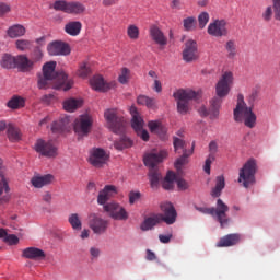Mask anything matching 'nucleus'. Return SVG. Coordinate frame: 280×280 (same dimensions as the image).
Wrapping results in <instances>:
<instances>
[{"label":"nucleus","instance_id":"052dcab7","mask_svg":"<svg viewBox=\"0 0 280 280\" xmlns=\"http://www.w3.org/2000/svg\"><path fill=\"white\" fill-rule=\"evenodd\" d=\"M276 21H280V0H272Z\"/></svg>","mask_w":280,"mask_h":280},{"label":"nucleus","instance_id":"0eeeda50","mask_svg":"<svg viewBox=\"0 0 280 280\" xmlns=\"http://www.w3.org/2000/svg\"><path fill=\"white\" fill-rule=\"evenodd\" d=\"M105 120L107 122V127L115 135H119L124 132V128L126 126V120L124 116L119 115V112L115 108L106 109L104 113Z\"/></svg>","mask_w":280,"mask_h":280},{"label":"nucleus","instance_id":"b1692460","mask_svg":"<svg viewBox=\"0 0 280 280\" xmlns=\"http://www.w3.org/2000/svg\"><path fill=\"white\" fill-rule=\"evenodd\" d=\"M22 257L25 259H33L34 261H38L40 259H45V252L38 247H27L23 249Z\"/></svg>","mask_w":280,"mask_h":280},{"label":"nucleus","instance_id":"5fc2aeb1","mask_svg":"<svg viewBox=\"0 0 280 280\" xmlns=\"http://www.w3.org/2000/svg\"><path fill=\"white\" fill-rule=\"evenodd\" d=\"M141 200V192L131 190L129 192V205H135V202H139Z\"/></svg>","mask_w":280,"mask_h":280},{"label":"nucleus","instance_id":"72a5a7b5","mask_svg":"<svg viewBox=\"0 0 280 280\" xmlns=\"http://www.w3.org/2000/svg\"><path fill=\"white\" fill-rule=\"evenodd\" d=\"M82 106V102L75 98H68L63 102V109L67 113H73Z\"/></svg>","mask_w":280,"mask_h":280},{"label":"nucleus","instance_id":"8fccbe9b","mask_svg":"<svg viewBox=\"0 0 280 280\" xmlns=\"http://www.w3.org/2000/svg\"><path fill=\"white\" fill-rule=\"evenodd\" d=\"M16 45V49H19L20 51H27V49L32 48V42H30L28 39H18L15 42Z\"/></svg>","mask_w":280,"mask_h":280},{"label":"nucleus","instance_id":"6ab92c4d","mask_svg":"<svg viewBox=\"0 0 280 280\" xmlns=\"http://www.w3.org/2000/svg\"><path fill=\"white\" fill-rule=\"evenodd\" d=\"M117 194V188L113 185H106L102 190H100L97 196V205H101L103 208L108 205L110 197Z\"/></svg>","mask_w":280,"mask_h":280},{"label":"nucleus","instance_id":"9d476101","mask_svg":"<svg viewBox=\"0 0 280 280\" xmlns=\"http://www.w3.org/2000/svg\"><path fill=\"white\" fill-rule=\"evenodd\" d=\"M131 114V128L137 132L138 137L142 139V141H150V133L148 130L143 129V118L139 116V112H137V107L130 108Z\"/></svg>","mask_w":280,"mask_h":280},{"label":"nucleus","instance_id":"c03bdc74","mask_svg":"<svg viewBox=\"0 0 280 280\" xmlns=\"http://www.w3.org/2000/svg\"><path fill=\"white\" fill-rule=\"evenodd\" d=\"M79 78H89L91 75V65L88 61H83L79 65V69L77 71Z\"/></svg>","mask_w":280,"mask_h":280},{"label":"nucleus","instance_id":"a19ab883","mask_svg":"<svg viewBox=\"0 0 280 280\" xmlns=\"http://www.w3.org/2000/svg\"><path fill=\"white\" fill-rule=\"evenodd\" d=\"M86 8L80 2H68V13L67 14H82Z\"/></svg>","mask_w":280,"mask_h":280},{"label":"nucleus","instance_id":"ddd939ff","mask_svg":"<svg viewBox=\"0 0 280 280\" xmlns=\"http://www.w3.org/2000/svg\"><path fill=\"white\" fill-rule=\"evenodd\" d=\"M108 159L110 156L106 151L102 148H94L90 151V158H89V163L90 165H93V167H104L106 163L108 162Z\"/></svg>","mask_w":280,"mask_h":280},{"label":"nucleus","instance_id":"dca6fc26","mask_svg":"<svg viewBox=\"0 0 280 280\" xmlns=\"http://www.w3.org/2000/svg\"><path fill=\"white\" fill-rule=\"evenodd\" d=\"M160 207L163 213L161 214L162 222H165V224L168 225L174 224L176 222V218H178V212H176L174 205H172V202H164Z\"/></svg>","mask_w":280,"mask_h":280},{"label":"nucleus","instance_id":"a18cd8bd","mask_svg":"<svg viewBox=\"0 0 280 280\" xmlns=\"http://www.w3.org/2000/svg\"><path fill=\"white\" fill-rule=\"evenodd\" d=\"M67 124H69V118H63L59 121H56L51 126L52 132H65L67 130Z\"/></svg>","mask_w":280,"mask_h":280},{"label":"nucleus","instance_id":"1a4fd4ad","mask_svg":"<svg viewBox=\"0 0 280 280\" xmlns=\"http://www.w3.org/2000/svg\"><path fill=\"white\" fill-rule=\"evenodd\" d=\"M231 84H233V72L226 71L221 75L215 85L217 97L219 100L229 95L231 92Z\"/></svg>","mask_w":280,"mask_h":280},{"label":"nucleus","instance_id":"5701e85b","mask_svg":"<svg viewBox=\"0 0 280 280\" xmlns=\"http://www.w3.org/2000/svg\"><path fill=\"white\" fill-rule=\"evenodd\" d=\"M242 240L240 234H228L219 240L217 243V248H229L231 246H236V244Z\"/></svg>","mask_w":280,"mask_h":280},{"label":"nucleus","instance_id":"aec40b11","mask_svg":"<svg viewBox=\"0 0 280 280\" xmlns=\"http://www.w3.org/2000/svg\"><path fill=\"white\" fill-rule=\"evenodd\" d=\"M149 35L155 45H160V47H165L167 45V37L163 34V31L159 28L156 25H151L149 30Z\"/></svg>","mask_w":280,"mask_h":280},{"label":"nucleus","instance_id":"864d4df0","mask_svg":"<svg viewBox=\"0 0 280 280\" xmlns=\"http://www.w3.org/2000/svg\"><path fill=\"white\" fill-rule=\"evenodd\" d=\"M209 13L208 12H201L198 16V23H199V28L205 30L207 27V23H209Z\"/></svg>","mask_w":280,"mask_h":280},{"label":"nucleus","instance_id":"680f3d73","mask_svg":"<svg viewBox=\"0 0 280 280\" xmlns=\"http://www.w3.org/2000/svg\"><path fill=\"white\" fill-rule=\"evenodd\" d=\"M43 59V50L40 47H36L33 51V63L38 62V60Z\"/></svg>","mask_w":280,"mask_h":280},{"label":"nucleus","instance_id":"9b49d317","mask_svg":"<svg viewBox=\"0 0 280 280\" xmlns=\"http://www.w3.org/2000/svg\"><path fill=\"white\" fill-rule=\"evenodd\" d=\"M93 128V118L89 114L79 116L74 121V132L79 137H86Z\"/></svg>","mask_w":280,"mask_h":280},{"label":"nucleus","instance_id":"f704fd0d","mask_svg":"<svg viewBox=\"0 0 280 280\" xmlns=\"http://www.w3.org/2000/svg\"><path fill=\"white\" fill-rule=\"evenodd\" d=\"M68 222L72 226L73 231H82V218L78 213H71L68 217Z\"/></svg>","mask_w":280,"mask_h":280},{"label":"nucleus","instance_id":"c9c22d12","mask_svg":"<svg viewBox=\"0 0 280 280\" xmlns=\"http://www.w3.org/2000/svg\"><path fill=\"white\" fill-rule=\"evenodd\" d=\"M174 183H176V173L168 171V173L166 174L162 183V187L163 189H166V190L174 189Z\"/></svg>","mask_w":280,"mask_h":280},{"label":"nucleus","instance_id":"20e7f679","mask_svg":"<svg viewBox=\"0 0 280 280\" xmlns=\"http://www.w3.org/2000/svg\"><path fill=\"white\" fill-rule=\"evenodd\" d=\"M234 121H244L246 128H255L257 126V115L253 113V107L246 105L242 94L237 96V104L234 108Z\"/></svg>","mask_w":280,"mask_h":280},{"label":"nucleus","instance_id":"6e6d98bb","mask_svg":"<svg viewBox=\"0 0 280 280\" xmlns=\"http://www.w3.org/2000/svg\"><path fill=\"white\" fill-rule=\"evenodd\" d=\"M10 12H12L10 3L0 2V16H5V14H10Z\"/></svg>","mask_w":280,"mask_h":280},{"label":"nucleus","instance_id":"69168bd1","mask_svg":"<svg viewBox=\"0 0 280 280\" xmlns=\"http://www.w3.org/2000/svg\"><path fill=\"white\" fill-rule=\"evenodd\" d=\"M172 237H173L172 234H168V235L160 234L159 235V240H160L161 244H170V242H172Z\"/></svg>","mask_w":280,"mask_h":280},{"label":"nucleus","instance_id":"58836bf2","mask_svg":"<svg viewBox=\"0 0 280 280\" xmlns=\"http://www.w3.org/2000/svg\"><path fill=\"white\" fill-rule=\"evenodd\" d=\"M114 148L118 151L126 150L127 148H132V140L130 138L122 136L118 141L114 142Z\"/></svg>","mask_w":280,"mask_h":280},{"label":"nucleus","instance_id":"423d86ee","mask_svg":"<svg viewBox=\"0 0 280 280\" xmlns=\"http://www.w3.org/2000/svg\"><path fill=\"white\" fill-rule=\"evenodd\" d=\"M255 174H257V162L254 159L248 160L238 173V183L248 189L255 183Z\"/></svg>","mask_w":280,"mask_h":280},{"label":"nucleus","instance_id":"e433bc0d","mask_svg":"<svg viewBox=\"0 0 280 280\" xmlns=\"http://www.w3.org/2000/svg\"><path fill=\"white\" fill-rule=\"evenodd\" d=\"M0 65L3 69H14L16 67V57L5 54L2 56Z\"/></svg>","mask_w":280,"mask_h":280},{"label":"nucleus","instance_id":"79ce46f5","mask_svg":"<svg viewBox=\"0 0 280 280\" xmlns=\"http://www.w3.org/2000/svg\"><path fill=\"white\" fill-rule=\"evenodd\" d=\"M7 135L10 141H21V130L13 125L8 126Z\"/></svg>","mask_w":280,"mask_h":280},{"label":"nucleus","instance_id":"f257e3e1","mask_svg":"<svg viewBox=\"0 0 280 280\" xmlns=\"http://www.w3.org/2000/svg\"><path fill=\"white\" fill-rule=\"evenodd\" d=\"M56 61H48L43 66V73L38 75V89H56L57 91H69L73 89V79L65 72H56Z\"/></svg>","mask_w":280,"mask_h":280},{"label":"nucleus","instance_id":"c756f323","mask_svg":"<svg viewBox=\"0 0 280 280\" xmlns=\"http://www.w3.org/2000/svg\"><path fill=\"white\" fill-rule=\"evenodd\" d=\"M210 104V119H218V117H220V106H222V100H220L219 97H213Z\"/></svg>","mask_w":280,"mask_h":280},{"label":"nucleus","instance_id":"7ed1b4c3","mask_svg":"<svg viewBox=\"0 0 280 280\" xmlns=\"http://www.w3.org/2000/svg\"><path fill=\"white\" fill-rule=\"evenodd\" d=\"M196 211H199V213H202L203 215H212L213 219L219 222L221 229H226L229 226V223L231 222V218H229V206L224 203L222 199L217 200V206L207 208V207H200L195 206Z\"/></svg>","mask_w":280,"mask_h":280},{"label":"nucleus","instance_id":"4d7b16f0","mask_svg":"<svg viewBox=\"0 0 280 280\" xmlns=\"http://www.w3.org/2000/svg\"><path fill=\"white\" fill-rule=\"evenodd\" d=\"M213 161H215V156L208 155L203 165V171L206 172V174H211V163H213Z\"/></svg>","mask_w":280,"mask_h":280},{"label":"nucleus","instance_id":"338daca9","mask_svg":"<svg viewBox=\"0 0 280 280\" xmlns=\"http://www.w3.org/2000/svg\"><path fill=\"white\" fill-rule=\"evenodd\" d=\"M100 254H101L100 248H97V247L90 248V255H91L92 259H97V257H100Z\"/></svg>","mask_w":280,"mask_h":280},{"label":"nucleus","instance_id":"39448f33","mask_svg":"<svg viewBox=\"0 0 280 280\" xmlns=\"http://www.w3.org/2000/svg\"><path fill=\"white\" fill-rule=\"evenodd\" d=\"M173 97L177 102V113L187 115L191 110V102L198 97V93L194 90L179 89L173 93Z\"/></svg>","mask_w":280,"mask_h":280},{"label":"nucleus","instance_id":"412c9836","mask_svg":"<svg viewBox=\"0 0 280 280\" xmlns=\"http://www.w3.org/2000/svg\"><path fill=\"white\" fill-rule=\"evenodd\" d=\"M163 222V218L161 213H153L150 217L144 218L143 222L140 224L141 231H152L154 226L161 224Z\"/></svg>","mask_w":280,"mask_h":280},{"label":"nucleus","instance_id":"6e6552de","mask_svg":"<svg viewBox=\"0 0 280 280\" xmlns=\"http://www.w3.org/2000/svg\"><path fill=\"white\" fill-rule=\"evenodd\" d=\"M34 148L37 154L46 156V159H56V156H58V147H56L51 141L38 139Z\"/></svg>","mask_w":280,"mask_h":280},{"label":"nucleus","instance_id":"13d9d810","mask_svg":"<svg viewBox=\"0 0 280 280\" xmlns=\"http://www.w3.org/2000/svg\"><path fill=\"white\" fill-rule=\"evenodd\" d=\"M175 182L177 183V187L180 191L189 189V183H187V180L176 177Z\"/></svg>","mask_w":280,"mask_h":280},{"label":"nucleus","instance_id":"e2e57ef3","mask_svg":"<svg viewBox=\"0 0 280 280\" xmlns=\"http://www.w3.org/2000/svg\"><path fill=\"white\" fill-rule=\"evenodd\" d=\"M209 156L213 155L215 156V154L218 153V142L215 141H211L209 143Z\"/></svg>","mask_w":280,"mask_h":280},{"label":"nucleus","instance_id":"cd10ccee","mask_svg":"<svg viewBox=\"0 0 280 280\" xmlns=\"http://www.w3.org/2000/svg\"><path fill=\"white\" fill-rule=\"evenodd\" d=\"M224 187H226L224 175L217 176L215 186L210 191L212 198H220L222 196V190L224 189Z\"/></svg>","mask_w":280,"mask_h":280},{"label":"nucleus","instance_id":"bb28decb","mask_svg":"<svg viewBox=\"0 0 280 280\" xmlns=\"http://www.w3.org/2000/svg\"><path fill=\"white\" fill-rule=\"evenodd\" d=\"M54 180V175L51 174H47L44 176H34L31 179V183L33 185V187H35L36 189H40L43 187H45L46 185H51Z\"/></svg>","mask_w":280,"mask_h":280},{"label":"nucleus","instance_id":"ea45409f","mask_svg":"<svg viewBox=\"0 0 280 280\" xmlns=\"http://www.w3.org/2000/svg\"><path fill=\"white\" fill-rule=\"evenodd\" d=\"M7 106L16 110L19 108H23L25 106V98L21 96H13L8 103Z\"/></svg>","mask_w":280,"mask_h":280},{"label":"nucleus","instance_id":"bf43d9fd","mask_svg":"<svg viewBox=\"0 0 280 280\" xmlns=\"http://www.w3.org/2000/svg\"><path fill=\"white\" fill-rule=\"evenodd\" d=\"M4 242H7V244H10L11 246H14L19 244V236L14 234H7V236L4 237Z\"/></svg>","mask_w":280,"mask_h":280},{"label":"nucleus","instance_id":"0e129e2a","mask_svg":"<svg viewBox=\"0 0 280 280\" xmlns=\"http://www.w3.org/2000/svg\"><path fill=\"white\" fill-rule=\"evenodd\" d=\"M262 19L264 21H270V19H272V7H267L262 13Z\"/></svg>","mask_w":280,"mask_h":280},{"label":"nucleus","instance_id":"a211bd4d","mask_svg":"<svg viewBox=\"0 0 280 280\" xmlns=\"http://www.w3.org/2000/svg\"><path fill=\"white\" fill-rule=\"evenodd\" d=\"M47 51L49 56H69V54H71V48L69 47V44L56 40L47 46Z\"/></svg>","mask_w":280,"mask_h":280},{"label":"nucleus","instance_id":"09e8293b","mask_svg":"<svg viewBox=\"0 0 280 280\" xmlns=\"http://www.w3.org/2000/svg\"><path fill=\"white\" fill-rule=\"evenodd\" d=\"M127 36L131 40L139 39V27L135 24L129 25L128 28H127Z\"/></svg>","mask_w":280,"mask_h":280},{"label":"nucleus","instance_id":"49530a36","mask_svg":"<svg viewBox=\"0 0 280 280\" xmlns=\"http://www.w3.org/2000/svg\"><path fill=\"white\" fill-rule=\"evenodd\" d=\"M51 8L55 9L56 12H66V14H67L68 10H69V2H67L65 0H57L54 2Z\"/></svg>","mask_w":280,"mask_h":280},{"label":"nucleus","instance_id":"2eb2a0df","mask_svg":"<svg viewBox=\"0 0 280 280\" xmlns=\"http://www.w3.org/2000/svg\"><path fill=\"white\" fill-rule=\"evenodd\" d=\"M200 58L198 52V43L194 39H188L185 43V48L183 50L184 62H196Z\"/></svg>","mask_w":280,"mask_h":280},{"label":"nucleus","instance_id":"c85d7f7f","mask_svg":"<svg viewBox=\"0 0 280 280\" xmlns=\"http://www.w3.org/2000/svg\"><path fill=\"white\" fill-rule=\"evenodd\" d=\"M225 51L229 60H235V58H237V55L240 54L237 50V42L235 39H229L225 43Z\"/></svg>","mask_w":280,"mask_h":280},{"label":"nucleus","instance_id":"4468645a","mask_svg":"<svg viewBox=\"0 0 280 280\" xmlns=\"http://www.w3.org/2000/svg\"><path fill=\"white\" fill-rule=\"evenodd\" d=\"M209 36L214 38H222L229 36V28L226 27V21L224 20H214L208 25L207 30Z\"/></svg>","mask_w":280,"mask_h":280},{"label":"nucleus","instance_id":"4c0bfd02","mask_svg":"<svg viewBox=\"0 0 280 280\" xmlns=\"http://www.w3.org/2000/svg\"><path fill=\"white\" fill-rule=\"evenodd\" d=\"M194 148L195 145L192 144L191 150H184L183 155L176 160L175 167L177 170H180L183 165H187V159L194 154Z\"/></svg>","mask_w":280,"mask_h":280},{"label":"nucleus","instance_id":"393cba45","mask_svg":"<svg viewBox=\"0 0 280 280\" xmlns=\"http://www.w3.org/2000/svg\"><path fill=\"white\" fill-rule=\"evenodd\" d=\"M149 130H151L153 135H158L160 139H166L167 128L163 126L162 121H159V120L149 121Z\"/></svg>","mask_w":280,"mask_h":280},{"label":"nucleus","instance_id":"2f4dec72","mask_svg":"<svg viewBox=\"0 0 280 280\" xmlns=\"http://www.w3.org/2000/svg\"><path fill=\"white\" fill-rule=\"evenodd\" d=\"M7 34L10 38H19L21 36H25V26L15 24L7 31Z\"/></svg>","mask_w":280,"mask_h":280},{"label":"nucleus","instance_id":"774afa93","mask_svg":"<svg viewBox=\"0 0 280 280\" xmlns=\"http://www.w3.org/2000/svg\"><path fill=\"white\" fill-rule=\"evenodd\" d=\"M147 261H155L156 259V254H154V252H152L151 249H147V257H145Z\"/></svg>","mask_w":280,"mask_h":280},{"label":"nucleus","instance_id":"7c9ffc66","mask_svg":"<svg viewBox=\"0 0 280 280\" xmlns=\"http://www.w3.org/2000/svg\"><path fill=\"white\" fill-rule=\"evenodd\" d=\"M5 172V166H3V160L0 158V196H3V194H10V186L8 185V182L3 177V173Z\"/></svg>","mask_w":280,"mask_h":280},{"label":"nucleus","instance_id":"de8ad7c7","mask_svg":"<svg viewBox=\"0 0 280 280\" xmlns=\"http://www.w3.org/2000/svg\"><path fill=\"white\" fill-rule=\"evenodd\" d=\"M173 145H174L175 152H180V150H182V152L185 153V150H187V142H185L180 138L174 137Z\"/></svg>","mask_w":280,"mask_h":280},{"label":"nucleus","instance_id":"473e14b6","mask_svg":"<svg viewBox=\"0 0 280 280\" xmlns=\"http://www.w3.org/2000/svg\"><path fill=\"white\" fill-rule=\"evenodd\" d=\"M81 31L82 23L80 22H70L65 26V32L66 34H69V36H78V34H80Z\"/></svg>","mask_w":280,"mask_h":280},{"label":"nucleus","instance_id":"3c124183","mask_svg":"<svg viewBox=\"0 0 280 280\" xmlns=\"http://www.w3.org/2000/svg\"><path fill=\"white\" fill-rule=\"evenodd\" d=\"M128 80H130V69L122 68L120 70V74L118 75V82L120 84H128Z\"/></svg>","mask_w":280,"mask_h":280},{"label":"nucleus","instance_id":"603ef678","mask_svg":"<svg viewBox=\"0 0 280 280\" xmlns=\"http://www.w3.org/2000/svg\"><path fill=\"white\" fill-rule=\"evenodd\" d=\"M184 30H186V32H194V30H196V18L190 16L184 19Z\"/></svg>","mask_w":280,"mask_h":280},{"label":"nucleus","instance_id":"f03ea898","mask_svg":"<svg viewBox=\"0 0 280 280\" xmlns=\"http://www.w3.org/2000/svg\"><path fill=\"white\" fill-rule=\"evenodd\" d=\"M167 156V151H151L150 153H147L143 158L144 165L147 167H150L149 172V178H150V185L152 189H156L159 187V182L161 180L162 176L159 170H156V165L160 163H163L164 159Z\"/></svg>","mask_w":280,"mask_h":280},{"label":"nucleus","instance_id":"37998d69","mask_svg":"<svg viewBox=\"0 0 280 280\" xmlns=\"http://www.w3.org/2000/svg\"><path fill=\"white\" fill-rule=\"evenodd\" d=\"M137 102L140 106H147V108H154L156 106V100L145 95L138 96Z\"/></svg>","mask_w":280,"mask_h":280},{"label":"nucleus","instance_id":"4be33fe9","mask_svg":"<svg viewBox=\"0 0 280 280\" xmlns=\"http://www.w3.org/2000/svg\"><path fill=\"white\" fill-rule=\"evenodd\" d=\"M90 84L94 91H101L102 93H106V91H110V89H113L114 86L113 83H107L106 81H104V77L102 75L93 77L90 80Z\"/></svg>","mask_w":280,"mask_h":280},{"label":"nucleus","instance_id":"a878e982","mask_svg":"<svg viewBox=\"0 0 280 280\" xmlns=\"http://www.w3.org/2000/svg\"><path fill=\"white\" fill-rule=\"evenodd\" d=\"M34 67V61H32L27 56L20 55L15 57V68L21 71H31Z\"/></svg>","mask_w":280,"mask_h":280},{"label":"nucleus","instance_id":"f3484780","mask_svg":"<svg viewBox=\"0 0 280 280\" xmlns=\"http://www.w3.org/2000/svg\"><path fill=\"white\" fill-rule=\"evenodd\" d=\"M89 226L90 229H92L93 233H95L96 235H102L108 229V221L93 213L90 214Z\"/></svg>","mask_w":280,"mask_h":280},{"label":"nucleus","instance_id":"f8f14e48","mask_svg":"<svg viewBox=\"0 0 280 280\" xmlns=\"http://www.w3.org/2000/svg\"><path fill=\"white\" fill-rule=\"evenodd\" d=\"M103 209L113 220H128V211H126V208L115 201L106 203Z\"/></svg>","mask_w":280,"mask_h":280}]
</instances>
